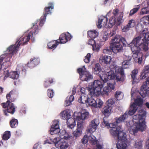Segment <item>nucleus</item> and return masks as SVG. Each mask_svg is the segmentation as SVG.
<instances>
[{
    "label": "nucleus",
    "instance_id": "obj_40",
    "mask_svg": "<svg viewBox=\"0 0 149 149\" xmlns=\"http://www.w3.org/2000/svg\"><path fill=\"white\" fill-rule=\"evenodd\" d=\"M112 52H113V47L111 45L109 47H106L103 50V52L104 54H111Z\"/></svg>",
    "mask_w": 149,
    "mask_h": 149
},
{
    "label": "nucleus",
    "instance_id": "obj_32",
    "mask_svg": "<svg viewBox=\"0 0 149 149\" xmlns=\"http://www.w3.org/2000/svg\"><path fill=\"white\" fill-rule=\"evenodd\" d=\"M119 11V10L117 8H115L114 9L113 12V16H114L115 17H117V20L118 22H120L121 21L123 17L121 16V14L120 15L118 13Z\"/></svg>",
    "mask_w": 149,
    "mask_h": 149
},
{
    "label": "nucleus",
    "instance_id": "obj_36",
    "mask_svg": "<svg viewBox=\"0 0 149 149\" xmlns=\"http://www.w3.org/2000/svg\"><path fill=\"white\" fill-rule=\"evenodd\" d=\"M90 98H88L87 103L88 104L92 107H94L95 103L96 102V99L97 97L94 96H92Z\"/></svg>",
    "mask_w": 149,
    "mask_h": 149
},
{
    "label": "nucleus",
    "instance_id": "obj_53",
    "mask_svg": "<svg viewBox=\"0 0 149 149\" xmlns=\"http://www.w3.org/2000/svg\"><path fill=\"white\" fill-rule=\"evenodd\" d=\"M121 92L120 91H116L115 95V99L117 100H120V98L119 97V96H120Z\"/></svg>",
    "mask_w": 149,
    "mask_h": 149
},
{
    "label": "nucleus",
    "instance_id": "obj_7",
    "mask_svg": "<svg viewBox=\"0 0 149 149\" xmlns=\"http://www.w3.org/2000/svg\"><path fill=\"white\" fill-rule=\"evenodd\" d=\"M77 72L79 74L80 79L82 81H88L93 78V75L90 72L86 70L84 66L78 68Z\"/></svg>",
    "mask_w": 149,
    "mask_h": 149
},
{
    "label": "nucleus",
    "instance_id": "obj_56",
    "mask_svg": "<svg viewBox=\"0 0 149 149\" xmlns=\"http://www.w3.org/2000/svg\"><path fill=\"white\" fill-rule=\"evenodd\" d=\"M88 138L87 135H85L84 136L83 138L81 139V142L83 143L86 144L88 141Z\"/></svg>",
    "mask_w": 149,
    "mask_h": 149
},
{
    "label": "nucleus",
    "instance_id": "obj_17",
    "mask_svg": "<svg viewBox=\"0 0 149 149\" xmlns=\"http://www.w3.org/2000/svg\"><path fill=\"white\" fill-rule=\"evenodd\" d=\"M77 128L73 132V135L76 138L81 135L82 133V130L83 128V122L79 121L77 122Z\"/></svg>",
    "mask_w": 149,
    "mask_h": 149
},
{
    "label": "nucleus",
    "instance_id": "obj_3",
    "mask_svg": "<svg viewBox=\"0 0 149 149\" xmlns=\"http://www.w3.org/2000/svg\"><path fill=\"white\" fill-rule=\"evenodd\" d=\"M33 26L34 27V29H33L32 31H30L26 36H22L17 41L15 45H11L8 48L7 51L8 52V55L6 56L9 58L8 61H10V58L14 54L16 53L18 48L20 45H23L26 44L29 40L31 37V40H33V41H34V39H33V34H37L38 31V26L34 25Z\"/></svg>",
    "mask_w": 149,
    "mask_h": 149
},
{
    "label": "nucleus",
    "instance_id": "obj_45",
    "mask_svg": "<svg viewBox=\"0 0 149 149\" xmlns=\"http://www.w3.org/2000/svg\"><path fill=\"white\" fill-rule=\"evenodd\" d=\"M139 6L137 5L136 8L131 10L129 14V16H131L134 14L139 10Z\"/></svg>",
    "mask_w": 149,
    "mask_h": 149
},
{
    "label": "nucleus",
    "instance_id": "obj_59",
    "mask_svg": "<svg viewBox=\"0 0 149 149\" xmlns=\"http://www.w3.org/2000/svg\"><path fill=\"white\" fill-rule=\"evenodd\" d=\"M71 102H70L68 100V97H67L66 100L65 101L64 104L65 107H67L70 105Z\"/></svg>",
    "mask_w": 149,
    "mask_h": 149
},
{
    "label": "nucleus",
    "instance_id": "obj_10",
    "mask_svg": "<svg viewBox=\"0 0 149 149\" xmlns=\"http://www.w3.org/2000/svg\"><path fill=\"white\" fill-rule=\"evenodd\" d=\"M55 144V145L57 148H60V149H66L68 146L67 142L64 140V139H60L58 137L55 138L52 141Z\"/></svg>",
    "mask_w": 149,
    "mask_h": 149
},
{
    "label": "nucleus",
    "instance_id": "obj_29",
    "mask_svg": "<svg viewBox=\"0 0 149 149\" xmlns=\"http://www.w3.org/2000/svg\"><path fill=\"white\" fill-rule=\"evenodd\" d=\"M135 103H133L132 105H131L130 107V110L127 112V111L125 113H126L127 114V117H128V114L130 115H133L136 111L137 109V107H135Z\"/></svg>",
    "mask_w": 149,
    "mask_h": 149
},
{
    "label": "nucleus",
    "instance_id": "obj_14",
    "mask_svg": "<svg viewBox=\"0 0 149 149\" xmlns=\"http://www.w3.org/2000/svg\"><path fill=\"white\" fill-rule=\"evenodd\" d=\"M149 86V77L146 79L145 82L143 83L141 86L139 94L140 95L144 98L146 97L147 95V91L146 89Z\"/></svg>",
    "mask_w": 149,
    "mask_h": 149
},
{
    "label": "nucleus",
    "instance_id": "obj_44",
    "mask_svg": "<svg viewBox=\"0 0 149 149\" xmlns=\"http://www.w3.org/2000/svg\"><path fill=\"white\" fill-rule=\"evenodd\" d=\"M116 74H124V70L122 67H117L115 68Z\"/></svg>",
    "mask_w": 149,
    "mask_h": 149
},
{
    "label": "nucleus",
    "instance_id": "obj_12",
    "mask_svg": "<svg viewBox=\"0 0 149 149\" xmlns=\"http://www.w3.org/2000/svg\"><path fill=\"white\" fill-rule=\"evenodd\" d=\"M114 43H123L124 46H126V45H129L130 43L127 42L125 38L121 37L120 35H116L115 37L112 39L110 41V44H114Z\"/></svg>",
    "mask_w": 149,
    "mask_h": 149
},
{
    "label": "nucleus",
    "instance_id": "obj_26",
    "mask_svg": "<svg viewBox=\"0 0 149 149\" xmlns=\"http://www.w3.org/2000/svg\"><path fill=\"white\" fill-rule=\"evenodd\" d=\"M149 73V64L146 66L143 70L141 72L140 76V78L141 79H145L148 76V74Z\"/></svg>",
    "mask_w": 149,
    "mask_h": 149
},
{
    "label": "nucleus",
    "instance_id": "obj_9",
    "mask_svg": "<svg viewBox=\"0 0 149 149\" xmlns=\"http://www.w3.org/2000/svg\"><path fill=\"white\" fill-rule=\"evenodd\" d=\"M114 104V102L112 99L108 100L106 105L102 109L101 112L105 116L109 117L112 112V105Z\"/></svg>",
    "mask_w": 149,
    "mask_h": 149
},
{
    "label": "nucleus",
    "instance_id": "obj_47",
    "mask_svg": "<svg viewBox=\"0 0 149 149\" xmlns=\"http://www.w3.org/2000/svg\"><path fill=\"white\" fill-rule=\"evenodd\" d=\"M92 47L93 50L95 52H97L99 51L101 46L100 45L95 43Z\"/></svg>",
    "mask_w": 149,
    "mask_h": 149
},
{
    "label": "nucleus",
    "instance_id": "obj_54",
    "mask_svg": "<svg viewBox=\"0 0 149 149\" xmlns=\"http://www.w3.org/2000/svg\"><path fill=\"white\" fill-rule=\"evenodd\" d=\"M44 17V16H42L40 18V21L39 23V25L41 26L43 25L45 20L46 17H45V18Z\"/></svg>",
    "mask_w": 149,
    "mask_h": 149
},
{
    "label": "nucleus",
    "instance_id": "obj_57",
    "mask_svg": "<svg viewBox=\"0 0 149 149\" xmlns=\"http://www.w3.org/2000/svg\"><path fill=\"white\" fill-rule=\"evenodd\" d=\"M96 43L95 41L93 38H91L89 39L88 41V44L92 46Z\"/></svg>",
    "mask_w": 149,
    "mask_h": 149
},
{
    "label": "nucleus",
    "instance_id": "obj_58",
    "mask_svg": "<svg viewBox=\"0 0 149 149\" xmlns=\"http://www.w3.org/2000/svg\"><path fill=\"white\" fill-rule=\"evenodd\" d=\"M27 65L30 68H33L36 66L31 59L30 61L28 62Z\"/></svg>",
    "mask_w": 149,
    "mask_h": 149
},
{
    "label": "nucleus",
    "instance_id": "obj_11",
    "mask_svg": "<svg viewBox=\"0 0 149 149\" xmlns=\"http://www.w3.org/2000/svg\"><path fill=\"white\" fill-rule=\"evenodd\" d=\"M111 135L114 137L117 138V141H127V135L125 133L123 132V130L121 128L119 130V131H116L114 133L113 132H111Z\"/></svg>",
    "mask_w": 149,
    "mask_h": 149
},
{
    "label": "nucleus",
    "instance_id": "obj_50",
    "mask_svg": "<svg viewBox=\"0 0 149 149\" xmlns=\"http://www.w3.org/2000/svg\"><path fill=\"white\" fill-rule=\"evenodd\" d=\"M127 25L130 28L133 27L136 25L135 21L134 19L130 20L129 21Z\"/></svg>",
    "mask_w": 149,
    "mask_h": 149
},
{
    "label": "nucleus",
    "instance_id": "obj_43",
    "mask_svg": "<svg viewBox=\"0 0 149 149\" xmlns=\"http://www.w3.org/2000/svg\"><path fill=\"white\" fill-rule=\"evenodd\" d=\"M11 134L10 132L9 131H6L4 132L2 136L3 139L5 140H7L9 139L10 136Z\"/></svg>",
    "mask_w": 149,
    "mask_h": 149
},
{
    "label": "nucleus",
    "instance_id": "obj_19",
    "mask_svg": "<svg viewBox=\"0 0 149 149\" xmlns=\"http://www.w3.org/2000/svg\"><path fill=\"white\" fill-rule=\"evenodd\" d=\"M72 36L70 33H63L60 35L59 39H58V44L65 43L68 41L70 40Z\"/></svg>",
    "mask_w": 149,
    "mask_h": 149
},
{
    "label": "nucleus",
    "instance_id": "obj_28",
    "mask_svg": "<svg viewBox=\"0 0 149 149\" xmlns=\"http://www.w3.org/2000/svg\"><path fill=\"white\" fill-rule=\"evenodd\" d=\"M88 96L85 93L82 94L78 100L79 102L82 103H86L88 99Z\"/></svg>",
    "mask_w": 149,
    "mask_h": 149
},
{
    "label": "nucleus",
    "instance_id": "obj_4",
    "mask_svg": "<svg viewBox=\"0 0 149 149\" xmlns=\"http://www.w3.org/2000/svg\"><path fill=\"white\" fill-rule=\"evenodd\" d=\"M146 113L143 112L142 114H136L133 116V121L134 123L130 131L131 134L135 135L138 131L140 130L142 132L146 129Z\"/></svg>",
    "mask_w": 149,
    "mask_h": 149
},
{
    "label": "nucleus",
    "instance_id": "obj_61",
    "mask_svg": "<svg viewBox=\"0 0 149 149\" xmlns=\"http://www.w3.org/2000/svg\"><path fill=\"white\" fill-rule=\"evenodd\" d=\"M10 103V102L9 101H8V100L6 103H2V106L3 108L7 107L8 108V106L9 105Z\"/></svg>",
    "mask_w": 149,
    "mask_h": 149
},
{
    "label": "nucleus",
    "instance_id": "obj_60",
    "mask_svg": "<svg viewBox=\"0 0 149 149\" xmlns=\"http://www.w3.org/2000/svg\"><path fill=\"white\" fill-rule=\"evenodd\" d=\"M130 28L127 24V25H126L124 26L123 28L122 29V31L123 32H125L128 31Z\"/></svg>",
    "mask_w": 149,
    "mask_h": 149
},
{
    "label": "nucleus",
    "instance_id": "obj_8",
    "mask_svg": "<svg viewBox=\"0 0 149 149\" xmlns=\"http://www.w3.org/2000/svg\"><path fill=\"white\" fill-rule=\"evenodd\" d=\"M127 117V114L126 113H125L124 114L121 116L120 117L117 119L116 120V122L113 123L109 124V127L111 128L110 130V132L111 134V132H113V133H114L116 131H119V130L121 128V127L119 126L116 127L117 124L124 122Z\"/></svg>",
    "mask_w": 149,
    "mask_h": 149
},
{
    "label": "nucleus",
    "instance_id": "obj_63",
    "mask_svg": "<svg viewBox=\"0 0 149 149\" xmlns=\"http://www.w3.org/2000/svg\"><path fill=\"white\" fill-rule=\"evenodd\" d=\"M141 14L142 15L147 14L148 13V11L145 8H143L141 11Z\"/></svg>",
    "mask_w": 149,
    "mask_h": 149
},
{
    "label": "nucleus",
    "instance_id": "obj_46",
    "mask_svg": "<svg viewBox=\"0 0 149 149\" xmlns=\"http://www.w3.org/2000/svg\"><path fill=\"white\" fill-rule=\"evenodd\" d=\"M133 103H135V107L137 106H141L143 103V100L141 98H139L135 100L134 102Z\"/></svg>",
    "mask_w": 149,
    "mask_h": 149
},
{
    "label": "nucleus",
    "instance_id": "obj_55",
    "mask_svg": "<svg viewBox=\"0 0 149 149\" xmlns=\"http://www.w3.org/2000/svg\"><path fill=\"white\" fill-rule=\"evenodd\" d=\"M36 65H38L39 63V59L38 58H34L31 59Z\"/></svg>",
    "mask_w": 149,
    "mask_h": 149
},
{
    "label": "nucleus",
    "instance_id": "obj_15",
    "mask_svg": "<svg viewBox=\"0 0 149 149\" xmlns=\"http://www.w3.org/2000/svg\"><path fill=\"white\" fill-rule=\"evenodd\" d=\"M111 12V11H109L105 16H101L99 18L97 24V28H100L102 27V25L105 26L107 24L108 21L107 17L109 15Z\"/></svg>",
    "mask_w": 149,
    "mask_h": 149
},
{
    "label": "nucleus",
    "instance_id": "obj_20",
    "mask_svg": "<svg viewBox=\"0 0 149 149\" xmlns=\"http://www.w3.org/2000/svg\"><path fill=\"white\" fill-rule=\"evenodd\" d=\"M62 118L64 120H70L71 118V111L69 109L64 110L61 113Z\"/></svg>",
    "mask_w": 149,
    "mask_h": 149
},
{
    "label": "nucleus",
    "instance_id": "obj_34",
    "mask_svg": "<svg viewBox=\"0 0 149 149\" xmlns=\"http://www.w3.org/2000/svg\"><path fill=\"white\" fill-rule=\"evenodd\" d=\"M132 59V57L128 56L125 60L123 61L122 63V66L123 68H128L130 65V62Z\"/></svg>",
    "mask_w": 149,
    "mask_h": 149
},
{
    "label": "nucleus",
    "instance_id": "obj_48",
    "mask_svg": "<svg viewBox=\"0 0 149 149\" xmlns=\"http://www.w3.org/2000/svg\"><path fill=\"white\" fill-rule=\"evenodd\" d=\"M108 117H107L105 116V117L103 118V122H102V125H103L104 127L107 126L109 127V123L108 119Z\"/></svg>",
    "mask_w": 149,
    "mask_h": 149
},
{
    "label": "nucleus",
    "instance_id": "obj_23",
    "mask_svg": "<svg viewBox=\"0 0 149 149\" xmlns=\"http://www.w3.org/2000/svg\"><path fill=\"white\" fill-rule=\"evenodd\" d=\"M123 43H114V44H111L113 47V52L117 53L121 52L123 49Z\"/></svg>",
    "mask_w": 149,
    "mask_h": 149
},
{
    "label": "nucleus",
    "instance_id": "obj_24",
    "mask_svg": "<svg viewBox=\"0 0 149 149\" xmlns=\"http://www.w3.org/2000/svg\"><path fill=\"white\" fill-rule=\"evenodd\" d=\"M117 18V17H115L114 16H112L109 19V27L110 28H111L115 24H116L117 26L120 25L121 21L120 22H118Z\"/></svg>",
    "mask_w": 149,
    "mask_h": 149
},
{
    "label": "nucleus",
    "instance_id": "obj_6",
    "mask_svg": "<svg viewBox=\"0 0 149 149\" xmlns=\"http://www.w3.org/2000/svg\"><path fill=\"white\" fill-rule=\"evenodd\" d=\"M100 78L103 80L104 83H106L108 80L115 79L117 82H123L125 79V74H116L113 71L110 70L109 72H107L106 74H104L102 76H100Z\"/></svg>",
    "mask_w": 149,
    "mask_h": 149
},
{
    "label": "nucleus",
    "instance_id": "obj_16",
    "mask_svg": "<svg viewBox=\"0 0 149 149\" xmlns=\"http://www.w3.org/2000/svg\"><path fill=\"white\" fill-rule=\"evenodd\" d=\"M4 74L5 75L4 77V80L6 79L8 77H9L13 79H17L19 77V74L17 71H13L9 73L8 70H6L4 72Z\"/></svg>",
    "mask_w": 149,
    "mask_h": 149
},
{
    "label": "nucleus",
    "instance_id": "obj_38",
    "mask_svg": "<svg viewBox=\"0 0 149 149\" xmlns=\"http://www.w3.org/2000/svg\"><path fill=\"white\" fill-rule=\"evenodd\" d=\"M138 72V70L137 69H135L133 70L132 72V73L131 74L132 78V84H134L135 83L138 82V81H136V75Z\"/></svg>",
    "mask_w": 149,
    "mask_h": 149
},
{
    "label": "nucleus",
    "instance_id": "obj_37",
    "mask_svg": "<svg viewBox=\"0 0 149 149\" xmlns=\"http://www.w3.org/2000/svg\"><path fill=\"white\" fill-rule=\"evenodd\" d=\"M15 107L13 103H11L9 105L7 108V111L12 114H13L15 111Z\"/></svg>",
    "mask_w": 149,
    "mask_h": 149
},
{
    "label": "nucleus",
    "instance_id": "obj_62",
    "mask_svg": "<svg viewBox=\"0 0 149 149\" xmlns=\"http://www.w3.org/2000/svg\"><path fill=\"white\" fill-rule=\"evenodd\" d=\"M41 146L38 143H36L33 146V149H40Z\"/></svg>",
    "mask_w": 149,
    "mask_h": 149
},
{
    "label": "nucleus",
    "instance_id": "obj_27",
    "mask_svg": "<svg viewBox=\"0 0 149 149\" xmlns=\"http://www.w3.org/2000/svg\"><path fill=\"white\" fill-rule=\"evenodd\" d=\"M127 141H117L116 147L118 149H127Z\"/></svg>",
    "mask_w": 149,
    "mask_h": 149
},
{
    "label": "nucleus",
    "instance_id": "obj_49",
    "mask_svg": "<svg viewBox=\"0 0 149 149\" xmlns=\"http://www.w3.org/2000/svg\"><path fill=\"white\" fill-rule=\"evenodd\" d=\"M47 96L50 98H52L54 95L53 91L50 89H49L47 90Z\"/></svg>",
    "mask_w": 149,
    "mask_h": 149
},
{
    "label": "nucleus",
    "instance_id": "obj_5",
    "mask_svg": "<svg viewBox=\"0 0 149 149\" xmlns=\"http://www.w3.org/2000/svg\"><path fill=\"white\" fill-rule=\"evenodd\" d=\"M49 132L51 135L58 134L61 138L66 141H72L73 140L74 137L67 133L65 130H60L58 122L56 120L53 122Z\"/></svg>",
    "mask_w": 149,
    "mask_h": 149
},
{
    "label": "nucleus",
    "instance_id": "obj_39",
    "mask_svg": "<svg viewBox=\"0 0 149 149\" xmlns=\"http://www.w3.org/2000/svg\"><path fill=\"white\" fill-rule=\"evenodd\" d=\"M103 104V102L101 100L96 98L94 107L98 108H101L102 107Z\"/></svg>",
    "mask_w": 149,
    "mask_h": 149
},
{
    "label": "nucleus",
    "instance_id": "obj_25",
    "mask_svg": "<svg viewBox=\"0 0 149 149\" xmlns=\"http://www.w3.org/2000/svg\"><path fill=\"white\" fill-rule=\"evenodd\" d=\"M15 91H11L9 94H8L6 95V98L8 101L13 102H14L16 99V94H15Z\"/></svg>",
    "mask_w": 149,
    "mask_h": 149
},
{
    "label": "nucleus",
    "instance_id": "obj_31",
    "mask_svg": "<svg viewBox=\"0 0 149 149\" xmlns=\"http://www.w3.org/2000/svg\"><path fill=\"white\" fill-rule=\"evenodd\" d=\"M58 39L52 41L48 43L47 46L50 49L55 48L58 44Z\"/></svg>",
    "mask_w": 149,
    "mask_h": 149
},
{
    "label": "nucleus",
    "instance_id": "obj_30",
    "mask_svg": "<svg viewBox=\"0 0 149 149\" xmlns=\"http://www.w3.org/2000/svg\"><path fill=\"white\" fill-rule=\"evenodd\" d=\"M80 116H77L76 120L80 121V120H84L88 118L89 116V113L88 112H85L83 113L80 114Z\"/></svg>",
    "mask_w": 149,
    "mask_h": 149
},
{
    "label": "nucleus",
    "instance_id": "obj_52",
    "mask_svg": "<svg viewBox=\"0 0 149 149\" xmlns=\"http://www.w3.org/2000/svg\"><path fill=\"white\" fill-rule=\"evenodd\" d=\"M91 57V55L90 53H88L87 55L85 57L84 61L86 63H89L90 61V59Z\"/></svg>",
    "mask_w": 149,
    "mask_h": 149
},
{
    "label": "nucleus",
    "instance_id": "obj_21",
    "mask_svg": "<svg viewBox=\"0 0 149 149\" xmlns=\"http://www.w3.org/2000/svg\"><path fill=\"white\" fill-rule=\"evenodd\" d=\"M111 57L110 56L105 55L101 56L99 59L100 62L102 64H109L111 61Z\"/></svg>",
    "mask_w": 149,
    "mask_h": 149
},
{
    "label": "nucleus",
    "instance_id": "obj_41",
    "mask_svg": "<svg viewBox=\"0 0 149 149\" xmlns=\"http://www.w3.org/2000/svg\"><path fill=\"white\" fill-rule=\"evenodd\" d=\"M10 126L11 128H15L18 125V121L15 118L12 119L10 122Z\"/></svg>",
    "mask_w": 149,
    "mask_h": 149
},
{
    "label": "nucleus",
    "instance_id": "obj_64",
    "mask_svg": "<svg viewBox=\"0 0 149 149\" xmlns=\"http://www.w3.org/2000/svg\"><path fill=\"white\" fill-rule=\"evenodd\" d=\"M90 140L91 141V143L92 144V145H95L97 143V140L95 138L93 139V138H92V139H91Z\"/></svg>",
    "mask_w": 149,
    "mask_h": 149
},
{
    "label": "nucleus",
    "instance_id": "obj_42",
    "mask_svg": "<svg viewBox=\"0 0 149 149\" xmlns=\"http://www.w3.org/2000/svg\"><path fill=\"white\" fill-rule=\"evenodd\" d=\"M53 82V79L49 78L45 81L44 83V86L45 88H47L51 86V84Z\"/></svg>",
    "mask_w": 149,
    "mask_h": 149
},
{
    "label": "nucleus",
    "instance_id": "obj_35",
    "mask_svg": "<svg viewBox=\"0 0 149 149\" xmlns=\"http://www.w3.org/2000/svg\"><path fill=\"white\" fill-rule=\"evenodd\" d=\"M88 35L91 38H95L98 35V32L96 30L89 31L87 32Z\"/></svg>",
    "mask_w": 149,
    "mask_h": 149
},
{
    "label": "nucleus",
    "instance_id": "obj_33",
    "mask_svg": "<svg viewBox=\"0 0 149 149\" xmlns=\"http://www.w3.org/2000/svg\"><path fill=\"white\" fill-rule=\"evenodd\" d=\"M67 127L69 129H72L76 125V122L73 118H71L70 120H68L67 122Z\"/></svg>",
    "mask_w": 149,
    "mask_h": 149
},
{
    "label": "nucleus",
    "instance_id": "obj_22",
    "mask_svg": "<svg viewBox=\"0 0 149 149\" xmlns=\"http://www.w3.org/2000/svg\"><path fill=\"white\" fill-rule=\"evenodd\" d=\"M54 8V5L52 2H49L48 3V6L45 7L44 9V12L43 16H44V18L46 17L47 15L49 14H51L52 9Z\"/></svg>",
    "mask_w": 149,
    "mask_h": 149
},
{
    "label": "nucleus",
    "instance_id": "obj_18",
    "mask_svg": "<svg viewBox=\"0 0 149 149\" xmlns=\"http://www.w3.org/2000/svg\"><path fill=\"white\" fill-rule=\"evenodd\" d=\"M93 71L94 74H99L100 78L102 81H103V80L100 78V76H102L104 74H106L102 71L101 68L99 63H97L94 65L93 68Z\"/></svg>",
    "mask_w": 149,
    "mask_h": 149
},
{
    "label": "nucleus",
    "instance_id": "obj_1",
    "mask_svg": "<svg viewBox=\"0 0 149 149\" xmlns=\"http://www.w3.org/2000/svg\"><path fill=\"white\" fill-rule=\"evenodd\" d=\"M141 37L138 36L134 38L131 42L134 45L131 47L133 54L132 57L136 62L141 63L142 60L143 54L141 50L147 51L149 41V32L141 33Z\"/></svg>",
    "mask_w": 149,
    "mask_h": 149
},
{
    "label": "nucleus",
    "instance_id": "obj_2",
    "mask_svg": "<svg viewBox=\"0 0 149 149\" xmlns=\"http://www.w3.org/2000/svg\"><path fill=\"white\" fill-rule=\"evenodd\" d=\"M104 83L99 80H95L88 88L90 94L95 96H99L101 94L108 95L109 93L114 89L115 84L107 83V86L104 88L103 91L102 92L101 91L103 87Z\"/></svg>",
    "mask_w": 149,
    "mask_h": 149
},
{
    "label": "nucleus",
    "instance_id": "obj_51",
    "mask_svg": "<svg viewBox=\"0 0 149 149\" xmlns=\"http://www.w3.org/2000/svg\"><path fill=\"white\" fill-rule=\"evenodd\" d=\"M134 145L136 148H140L142 146V141H136Z\"/></svg>",
    "mask_w": 149,
    "mask_h": 149
},
{
    "label": "nucleus",
    "instance_id": "obj_13",
    "mask_svg": "<svg viewBox=\"0 0 149 149\" xmlns=\"http://www.w3.org/2000/svg\"><path fill=\"white\" fill-rule=\"evenodd\" d=\"M99 123V121L97 119H95L92 120L87 130V134H92L95 132Z\"/></svg>",
    "mask_w": 149,
    "mask_h": 149
}]
</instances>
